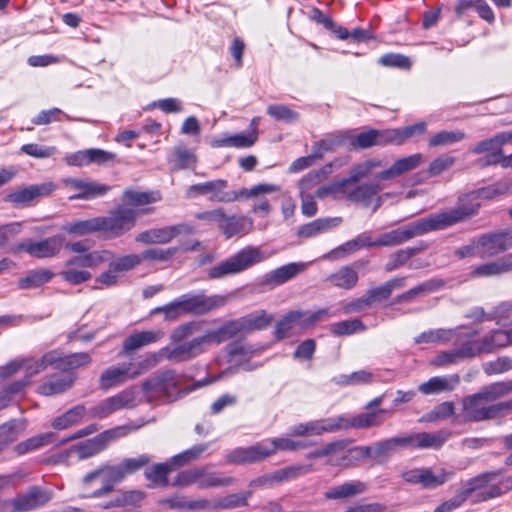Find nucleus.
Instances as JSON below:
<instances>
[{"instance_id": "f257e3e1", "label": "nucleus", "mask_w": 512, "mask_h": 512, "mask_svg": "<svg viewBox=\"0 0 512 512\" xmlns=\"http://www.w3.org/2000/svg\"><path fill=\"white\" fill-rule=\"evenodd\" d=\"M203 320L189 321L175 327L170 333V340L175 345L171 358L192 360L203 354L208 346L219 345L242 332L238 319L230 320L216 329L204 330Z\"/></svg>"}, {"instance_id": "f03ea898", "label": "nucleus", "mask_w": 512, "mask_h": 512, "mask_svg": "<svg viewBox=\"0 0 512 512\" xmlns=\"http://www.w3.org/2000/svg\"><path fill=\"white\" fill-rule=\"evenodd\" d=\"M451 432H416L390 437L375 443V458H388L400 449H439Z\"/></svg>"}, {"instance_id": "7ed1b4c3", "label": "nucleus", "mask_w": 512, "mask_h": 512, "mask_svg": "<svg viewBox=\"0 0 512 512\" xmlns=\"http://www.w3.org/2000/svg\"><path fill=\"white\" fill-rule=\"evenodd\" d=\"M227 302L228 297L225 295H183L166 305L154 308L151 314L163 313L166 321H172L185 314H207L223 307Z\"/></svg>"}, {"instance_id": "20e7f679", "label": "nucleus", "mask_w": 512, "mask_h": 512, "mask_svg": "<svg viewBox=\"0 0 512 512\" xmlns=\"http://www.w3.org/2000/svg\"><path fill=\"white\" fill-rule=\"evenodd\" d=\"M182 387V377L173 369L163 370L142 383L141 389L149 403L173 402L196 389Z\"/></svg>"}, {"instance_id": "39448f33", "label": "nucleus", "mask_w": 512, "mask_h": 512, "mask_svg": "<svg viewBox=\"0 0 512 512\" xmlns=\"http://www.w3.org/2000/svg\"><path fill=\"white\" fill-rule=\"evenodd\" d=\"M383 166V161L377 157L368 158L364 161L355 163L350 167L346 178L330 182L317 188L315 196L319 199L331 196L335 200H345L346 187L348 184H354L362 179L370 177L376 169L382 168Z\"/></svg>"}, {"instance_id": "423d86ee", "label": "nucleus", "mask_w": 512, "mask_h": 512, "mask_svg": "<svg viewBox=\"0 0 512 512\" xmlns=\"http://www.w3.org/2000/svg\"><path fill=\"white\" fill-rule=\"evenodd\" d=\"M269 257L258 246H246L226 260L218 263L208 270L209 279H221L230 275L241 273L252 266L264 262Z\"/></svg>"}, {"instance_id": "0eeeda50", "label": "nucleus", "mask_w": 512, "mask_h": 512, "mask_svg": "<svg viewBox=\"0 0 512 512\" xmlns=\"http://www.w3.org/2000/svg\"><path fill=\"white\" fill-rule=\"evenodd\" d=\"M480 206L479 199L471 191L458 197L456 207L431 214L427 219L432 231L444 230L476 215Z\"/></svg>"}, {"instance_id": "6e6552de", "label": "nucleus", "mask_w": 512, "mask_h": 512, "mask_svg": "<svg viewBox=\"0 0 512 512\" xmlns=\"http://www.w3.org/2000/svg\"><path fill=\"white\" fill-rule=\"evenodd\" d=\"M329 309H320L315 312L290 311L285 314L275 325V337L278 340L289 337L295 327L307 329L330 316Z\"/></svg>"}, {"instance_id": "1a4fd4ad", "label": "nucleus", "mask_w": 512, "mask_h": 512, "mask_svg": "<svg viewBox=\"0 0 512 512\" xmlns=\"http://www.w3.org/2000/svg\"><path fill=\"white\" fill-rule=\"evenodd\" d=\"M127 433L128 429L123 426L105 430L93 438L72 446L67 451L68 456H75L79 460L90 458L106 449L111 441L123 437Z\"/></svg>"}, {"instance_id": "9d476101", "label": "nucleus", "mask_w": 512, "mask_h": 512, "mask_svg": "<svg viewBox=\"0 0 512 512\" xmlns=\"http://www.w3.org/2000/svg\"><path fill=\"white\" fill-rule=\"evenodd\" d=\"M108 263V268L95 278L96 288L101 289L118 285L127 272L141 263V257L138 254H127L117 258L114 256Z\"/></svg>"}, {"instance_id": "9b49d317", "label": "nucleus", "mask_w": 512, "mask_h": 512, "mask_svg": "<svg viewBox=\"0 0 512 512\" xmlns=\"http://www.w3.org/2000/svg\"><path fill=\"white\" fill-rule=\"evenodd\" d=\"M101 233L107 238H118L130 231L136 224L137 213L128 207H118L107 216H99Z\"/></svg>"}, {"instance_id": "f8f14e48", "label": "nucleus", "mask_w": 512, "mask_h": 512, "mask_svg": "<svg viewBox=\"0 0 512 512\" xmlns=\"http://www.w3.org/2000/svg\"><path fill=\"white\" fill-rule=\"evenodd\" d=\"M109 469L110 464H103L83 476L80 481V487L84 491L82 498H99L113 490L116 482Z\"/></svg>"}, {"instance_id": "ddd939ff", "label": "nucleus", "mask_w": 512, "mask_h": 512, "mask_svg": "<svg viewBox=\"0 0 512 512\" xmlns=\"http://www.w3.org/2000/svg\"><path fill=\"white\" fill-rule=\"evenodd\" d=\"M433 232L427 217L413 221L405 226L382 233L376 238L377 247L401 245L414 237Z\"/></svg>"}, {"instance_id": "4468645a", "label": "nucleus", "mask_w": 512, "mask_h": 512, "mask_svg": "<svg viewBox=\"0 0 512 512\" xmlns=\"http://www.w3.org/2000/svg\"><path fill=\"white\" fill-rule=\"evenodd\" d=\"M496 476L497 474L494 472L481 473L468 479L458 491L465 500L475 495L476 502H483L499 497L502 495L501 487L498 485H489Z\"/></svg>"}, {"instance_id": "2eb2a0df", "label": "nucleus", "mask_w": 512, "mask_h": 512, "mask_svg": "<svg viewBox=\"0 0 512 512\" xmlns=\"http://www.w3.org/2000/svg\"><path fill=\"white\" fill-rule=\"evenodd\" d=\"M61 185L72 194L69 200H93L104 196L111 190V186L84 178L67 177L61 179Z\"/></svg>"}, {"instance_id": "dca6fc26", "label": "nucleus", "mask_w": 512, "mask_h": 512, "mask_svg": "<svg viewBox=\"0 0 512 512\" xmlns=\"http://www.w3.org/2000/svg\"><path fill=\"white\" fill-rule=\"evenodd\" d=\"M227 186L228 182L224 179L193 184L186 189L185 196L188 199H194L198 196L210 195V200L213 202L230 203L237 201L235 191H226Z\"/></svg>"}, {"instance_id": "f3484780", "label": "nucleus", "mask_w": 512, "mask_h": 512, "mask_svg": "<svg viewBox=\"0 0 512 512\" xmlns=\"http://www.w3.org/2000/svg\"><path fill=\"white\" fill-rule=\"evenodd\" d=\"M64 244L62 235H54L39 241L24 240L14 246L16 252H26L38 259L52 258L59 254Z\"/></svg>"}, {"instance_id": "a211bd4d", "label": "nucleus", "mask_w": 512, "mask_h": 512, "mask_svg": "<svg viewBox=\"0 0 512 512\" xmlns=\"http://www.w3.org/2000/svg\"><path fill=\"white\" fill-rule=\"evenodd\" d=\"M462 406L463 417L467 422H482L499 417V402L486 405L477 392L466 396Z\"/></svg>"}, {"instance_id": "6ab92c4d", "label": "nucleus", "mask_w": 512, "mask_h": 512, "mask_svg": "<svg viewBox=\"0 0 512 512\" xmlns=\"http://www.w3.org/2000/svg\"><path fill=\"white\" fill-rule=\"evenodd\" d=\"M51 499L48 491L33 487L27 493L18 495L12 501H5L0 508L1 512H23L45 505Z\"/></svg>"}, {"instance_id": "aec40b11", "label": "nucleus", "mask_w": 512, "mask_h": 512, "mask_svg": "<svg viewBox=\"0 0 512 512\" xmlns=\"http://www.w3.org/2000/svg\"><path fill=\"white\" fill-rule=\"evenodd\" d=\"M385 188V182L377 178V173L374 175L373 182L354 183L348 184L346 187L345 200L361 204L363 207H369L374 196Z\"/></svg>"}, {"instance_id": "412c9836", "label": "nucleus", "mask_w": 512, "mask_h": 512, "mask_svg": "<svg viewBox=\"0 0 512 512\" xmlns=\"http://www.w3.org/2000/svg\"><path fill=\"white\" fill-rule=\"evenodd\" d=\"M477 241L480 258L493 257L512 247V228L504 232L482 235Z\"/></svg>"}, {"instance_id": "4be33fe9", "label": "nucleus", "mask_w": 512, "mask_h": 512, "mask_svg": "<svg viewBox=\"0 0 512 512\" xmlns=\"http://www.w3.org/2000/svg\"><path fill=\"white\" fill-rule=\"evenodd\" d=\"M130 380H134L132 377V363L116 364L101 372L98 386L100 390L108 391L120 387Z\"/></svg>"}, {"instance_id": "5701e85b", "label": "nucleus", "mask_w": 512, "mask_h": 512, "mask_svg": "<svg viewBox=\"0 0 512 512\" xmlns=\"http://www.w3.org/2000/svg\"><path fill=\"white\" fill-rule=\"evenodd\" d=\"M268 446L256 443L248 447H237L225 456V461L234 465L253 464L269 458Z\"/></svg>"}, {"instance_id": "b1692460", "label": "nucleus", "mask_w": 512, "mask_h": 512, "mask_svg": "<svg viewBox=\"0 0 512 512\" xmlns=\"http://www.w3.org/2000/svg\"><path fill=\"white\" fill-rule=\"evenodd\" d=\"M424 162V156L421 153H414L402 158H398L391 166L377 173V178L384 182H391L394 179L418 168Z\"/></svg>"}, {"instance_id": "393cba45", "label": "nucleus", "mask_w": 512, "mask_h": 512, "mask_svg": "<svg viewBox=\"0 0 512 512\" xmlns=\"http://www.w3.org/2000/svg\"><path fill=\"white\" fill-rule=\"evenodd\" d=\"M307 268V263L304 262H292L283 266H280L263 276L262 284L272 289L285 282L293 279L297 275L304 272Z\"/></svg>"}, {"instance_id": "a878e982", "label": "nucleus", "mask_w": 512, "mask_h": 512, "mask_svg": "<svg viewBox=\"0 0 512 512\" xmlns=\"http://www.w3.org/2000/svg\"><path fill=\"white\" fill-rule=\"evenodd\" d=\"M175 350L174 347H164L158 352L148 353L139 359L135 364H132V377L133 379L138 378L142 374L156 367L163 359L171 362L181 363L187 362L188 360H178L172 357V352Z\"/></svg>"}, {"instance_id": "bb28decb", "label": "nucleus", "mask_w": 512, "mask_h": 512, "mask_svg": "<svg viewBox=\"0 0 512 512\" xmlns=\"http://www.w3.org/2000/svg\"><path fill=\"white\" fill-rule=\"evenodd\" d=\"M56 189V185L49 181L41 184L30 185L24 189L15 191L6 196V201L20 205L27 204L38 197L50 195Z\"/></svg>"}, {"instance_id": "cd10ccee", "label": "nucleus", "mask_w": 512, "mask_h": 512, "mask_svg": "<svg viewBox=\"0 0 512 512\" xmlns=\"http://www.w3.org/2000/svg\"><path fill=\"white\" fill-rule=\"evenodd\" d=\"M253 229V220L243 215L227 216L224 217L219 225V230L224 234L227 239L235 236H244L249 234Z\"/></svg>"}, {"instance_id": "c85d7f7f", "label": "nucleus", "mask_w": 512, "mask_h": 512, "mask_svg": "<svg viewBox=\"0 0 512 512\" xmlns=\"http://www.w3.org/2000/svg\"><path fill=\"white\" fill-rule=\"evenodd\" d=\"M164 337L162 330H147L135 332L129 335L122 344V352L129 354L152 343H156Z\"/></svg>"}, {"instance_id": "c756f323", "label": "nucleus", "mask_w": 512, "mask_h": 512, "mask_svg": "<svg viewBox=\"0 0 512 512\" xmlns=\"http://www.w3.org/2000/svg\"><path fill=\"white\" fill-rule=\"evenodd\" d=\"M475 356L482 353H491L497 349L510 345V338L506 330H493L480 341H473Z\"/></svg>"}, {"instance_id": "7c9ffc66", "label": "nucleus", "mask_w": 512, "mask_h": 512, "mask_svg": "<svg viewBox=\"0 0 512 512\" xmlns=\"http://www.w3.org/2000/svg\"><path fill=\"white\" fill-rule=\"evenodd\" d=\"M475 351L476 350H474L473 348L472 340H468L465 343H463L460 347L439 353L433 360V364L436 366L457 364L466 359L475 357Z\"/></svg>"}, {"instance_id": "2f4dec72", "label": "nucleus", "mask_w": 512, "mask_h": 512, "mask_svg": "<svg viewBox=\"0 0 512 512\" xmlns=\"http://www.w3.org/2000/svg\"><path fill=\"white\" fill-rule=\"evenodd\" d=\"M341 222V217L318 218L309 223L301 225L297 230V236L305 239L316 237L337 227L341 224Z\"/></svg>"}, {"instance_id": "473e14b6", "label": "nucleus", "mask_w": 512, "mask_h": 512, "mask_svg": "<svg viewBox=\"0 0 512 512\" xmlns=\"http://www.w3.org/2000/svg\"><path fill=\"white\" fill-rule=\"evenodd\" d=\"M460 383L456 374L449 376H435L419 385L418 390L424 395L438 394L454 390Z\"/></svg>"}, {"instance_id": "72a5a7b5", "label": "nucleus", "mask_w": 512, "mask_h": 512, "mask_svg": "<svg viewBox=\"0 0 512 512\" xmlns=\"http://www.w3.org/2000/svg\"><path fill=\"white\" fill-rule=\"evenodd\" d=\"M76 379L77 375L75 373L54 376L39 385L37 392L44 396L62 394L74 385Z\"/></svg>"}, {"instance_id": "f704fd0d", "label": "nucleus", "mask_w": 512, "mask_h": 512, "mask_svg": "<svg viewBox=\"0 0 512 512\" xmlns=\"http://www.w3.org/2000/svg\"><path fill=\"white\" fill-rule=\"evenodd\" d=\"M367 490V484L360 480L344 482L340 485L328 489L324 497L329 500H345L364 493Z\"/></svg>"}, {"instance_id": "c9c22d12", "label": "nucleus", "mask_w": 512, "mask_h": 512, "mask_svg": "<svg viewBox=\"0 0 512 512\" xmlns=\"http://www.w3.org/2000/svg\"><path fill=\"white\" fill-rule=\"evenodd\" d=\"M150 462L148 455L142 454L135 458H126L118 465H110V474L115 479L116 483L122 481L127 475L132 474Z\"/></svg>"}, {"instance_id": "e433bc0d", "label": "nucleus", "mask_w": 512, "mask_h": 512, "mask_svg": "<svg viewBox=\"0 0 512 512\" xmlns=\"http://www.w3.org/2000/svg\"><path fill=\"white\" fill-rule=\"evenodd\" d=\"M55 363L54 368L62 371H71L92 363V357L87 352L72 353L62 356L58 351L53 350Z\"/></svg>"}, {"instance_id": "4c0bfd02", "label": "nucleus", "mask_w": 512, "mask_h": 512, "mask_svg": "<svg viewBox=\"0 0 512 512\" xmlns=\"http://www.w3.org/2000/svg\"><path fill=\"white\" fill-rule=\"evenodd\" d=\"M444 285V282L441 279H431L426 282H423L408 291L397 295L393 299L394 304H400V303H409L413 299H415L418 296L427 295L430 293H433L435 291H438L441 289Z\"/></svg>"}, {"instance_id": "58836bf2", "label": "nucleus", "mask_w": 512, "mask_h": 512, "mask_svg": "<svg viewBox=\"0 0 512 512\" xmlns=\"http://www.w3.org/2000/svg\"><path fill=\"white\" fill-rule=\"evenodd\" d=\"M114 257V253L110 250H93L87 251L85 254H81L71 258V263H77L81 268H97L104 263H107Z\"/></svg>"}, {"instance_id": "ea45409f", "label": "nucleus", "mask_w": 512, "mask_h": 512, "mask_svg": "<svg viewBox=\"0 0 512 512\" xmlns=\"http://www.w3.org/2000/svg\"><path fill=\"white\" fill-rule=\"evenodd\" d=\"M512 270V254L499 259L494 262L485 263L477 266L472 272L471 276L477 277H491L507 273Z\"/></svg>"}, {"instance_id": "a19ab883", "label": "nucleus", "mask_w": 512, "mask_h": 512, "mask_svg": "<svg viewBox=\"0 0 512 512\" xmlns=\"http://www.w3.org/2000/svg\"><path fill=\"white\" fill-rule=\"evenodd\" d=\"M20 362L24 363L21 368V370L24 371L23 378L27 379L28 382L30 383V380L33 376L39 374L48 366L54 367L55 358L54 354L51 353V351H49L39 359L20 358Z\"/></svg>"}, {"instance_id": "79ce46f5", "label": "nucleus", "mask_w": 512, "mask_h": 512, "mask_svg": "<svg viewBox=\"0 0 512 512\" xmlns=\"http://www.w3.org/2000/svg\"><path fill=\"white\" fill-rule=\"evenodd\" d=\"M454 475L453 470L445 468H440L437 472L431 468H423L421 487L428 490L436 489L453 479Z\"/></svg>"}, {"instance_id": "37998d69", "label": "nucleus", "mask_w": 512, "mask_h": 512, "mask_svg": "<svg viewBox=\"0 0 512 512\" xmlns=\"http://www.w3.org/2000/svg\"><path fill=\"white\" fill-rule=\"evenodd\" d=\"M153 232L156 244H167L178 235L192 234L195 230L194 227L189 224L180 223L160 228H153Z\"/></svg>"}, {"instance_id": "c03bdc74", "label": "nucleus", "mask_w": 512, "mask_h": 512, "mask_svg": "<svg viewBox=\"0 0 512 512\" xmlns=\"http://www.w3.org/2000/svg\"><path fill=\"white\" fill-rule=\"evenodd\" d=\"M477 393L486 403L494 402L512 393V379L491 383Z\"/></svg>"}, {"instance_id": "a18cd8bd", "label": "nucleus", "mask_w": 512, "mask_h": 512, "mask_svg": "<svg viewBox=\"0 0 512 512\" xmlns=\"http://www.w3.org/2000/svg\"><path fill=\"white\" fill-rule=\"evenodd\" d=\"M63 230L70 235L85 236L101 232L100 217L69 222L63 226Z\"/></svg>"}, {"instance_id": "49530a36", "label": "nucleus", "mask_w": 512, "mask_h": 512, "mask_svg": "<svg viewBox=\"0 0 512 512\" xmlns=\"http://www.w3.org/2000/svg\"><path fill=\"white\" fill-rule=\"evenodd\" d=\"M175 169H194L197 164L195 153L184 145L174 147L169 158Z\"/></svg>"}, {"instance_id": "de8ad7c7", "label": "nucleus", "mask_w": 512, "mask_h": 512, "mask_svg": "<svg viewBox=\"0 0 512 512\" xmlns=\"http://www.w3.org/2000/svg\"><path fill=\"white\" fill-rule=\"evenodd\" d=\"M405 277L392 278L380 286L372 287L367 291L369 299L373 302H380L388 299L395 289H400L405 286Z\"/></svg>"}, {"instance_id": "09e8293b", "label": "nucleus", "mask_w": 512, "mask_h": 512, "mask_svg": "<svg viewBox=\"0 0 512 512\" xmlns=\"http://www.w3.org/2000/svg\"><path fill=\"white\" fill-rule=\"evenodd\" d=\"M458 335V328L456 329H433L428 330L414 338L416 344H434V343H448Z\"/></svg>"}, {"instance_id": "8fccbe9b", "label": "nucleus", "mask_w": 512, "mask_h": 512, "mask_svg": "<svg viewBox=\"0 0 512 512\" xmlns=\"http://www.w3.org/2000/svg\"><path fill=\"white\" fill-rule=\"evenodd\" d=\"M311 471V465H291L285 468L275 470L267 473L271 485L295 479L299 476L305 475Z\"/></svg>"}, {"instance_id": "3c124183", "label": "nucleus", "mask_w": 512, "mask_h": 512, "mask_svg": "<svg viewBox=\"0 0 512 512\" xmlns=\"http://www.w3.org/2000/svg\"><path fill=\"white\" fill-rule=\"evenodd\" d=\"M80 268L77 263H71V259L65 262L63 270L59 273L61 278L71 285H79L89 281L92 274L85 269Z\"/></svg>"}, {"instance_id": "603ef678", "label": "nucleus", "mask_w": 512, "mask_h": 512, "mask_svg": "<svg viewBox=\"0 0 512 512\" xmlns=\"http://www.w3.org/2000/svg\"><path fill=\"white\" fill-rule=\"evenodd\" d=\"M86 413L84 405H76L63 415L55 418L52 426L57 430H64L79 423Z\"/></svg>"}, {"instance_id": "864d4df0", "label": "nucleus", "mask_w": 512, "mask_h": 512, "mask_svg": "<svg viewBox=\"0 0 512 512\" xmlns=\"http://www.w3.org/2000/svg\"><path fill=\"white\" fill-rule=\"evenodd\" d=\"M331 283L342 289H352L358 282V273L350 266H343L329 276Z\"/></svg>"}, {"instance_id": "5fc2aeb1", "label": "nucleus", "mask_w": 512, "mask_h": 512, "mask_svg": "<svg viewBox=\"0 0 512 512\" xmlns=\"http://www.w3.org/2000/svg\"><path fill=\"white\" fill-rule=\"evenodd\" d=\"M466 138V133L460 130H441L435 133L429 140L428 146L431 148L445 147L461 142Z\"/></svg>"}, {"instance_id": "6e6d98bb", "label": "nucleus", "mask_w": 512, "mask_h": 512, "mask_svg": "<svg viewBox=\"0 0 512 512\" xmlns=\"http://www.w3.org/2000/svg\"><path fill=\"white\" fill-rule=\"evenodd\" d=\"M420 248L407 247L399 249L389 255L387 262L385 263L384 269L386 272H392L404 266L413 256L420 252Z\"/></svg>"}, {"instance_id": "4d7b16f0", "label": "nucleus", "mask_w": 512, "mask_h": 512, "mask_svg": "<svg viewBox=\"0 0 512 512\" xmlns=\"http://www.w3.org/2000/svg\"><path fill=\"white\" fill-rule=\"evenodd\" d=\"M238 320L241 324L242 332L255 331L268 327L273 320V316L262 310L254 315H248Z\"/></svg>"}, {"instance_id": "13d9d810", "label": "nucleus", "mask_w": 512, "mask_h": 512, "mask_svg": "<svg viewBox=\"0 0 512 512\" xmlns=\"http://www.w3.org/2000/svg\"><path fill=\"white\" fill-rule=\"evenodd\" d=\"M118 410L134 409L141 402L139 388L136 385L130 386L112 396Z\"/></svg>"}, {"instance_id": "bf43d9fd", "label": "nucleus", "mask_w": 512, "mask_h": 512, "mask_svg": "<svg viewBox=\"0 0 512 512\" xmlns=\"http://www.w3.org/2000/svg\"><path fill=\"white\" fill-rule=\"evenodd\" d=\"M160 199L157 192H143L127 189L123 192L122 200L129 206L140 207L154 203Z\"/></svg>"}, {"instance_id": "052dcab7", "label": "nucleus", "mask_w": 512, "mask_h": 512, "mask_svg": "<svg viewBox=\"0 0 512 512\" xmlns=\"http://www.w3.org/2000/svg\"><path fill=\"white\" fill-rule=\"evenodd\" d=\"M25 423L20 420H10L0 426V447L3 448L17 439L24 431Z\"/></svg>"}, {"instance_id": "680f3d73", "label": "nucleus", "mask_w": 512, "mask_h": 512, "mask_svg": "<svg viewBox=\"0 0 512 512\" xmlns=\"http://www.w3.org/2000/svg\"><path fill=\"white\" fill-rule=\"evenodd\" d=\"M56 441V434L54 432H46L33 436L16 446V451L20 454L26 453L31 450L52 444Z\"/></svg>"}, {"instance_id": "e2e57ef3", "label": "nucleus", "mask_w": 512, "mask_h": 512, "mask_svg": "<svg viewBox=\"0 0 512 512\" xmlns=\"http://www.w3.org/2000/svg\"><path fill=\"white\" fill-rule=\"evenodd\" d=\"M347 442L344 440H338L334 442H330L327 445L323 446V451L325 454V457H331V456H337V461L330 460V464L332 465H343V466H349L350 465V459L349 454L347 453L346 449Z\"/></svg>"}, {"instance_id": "0e129e2a", "label": "nucleus", "mask_w": 512, "mask_h": 512, "mask_svg": "<svg viewBox=\"0 0 512 512\" xmlns=\"http://www.w3.org/2000/svg\"><path fill=\"white\" fill-rule=\"evenodd\" d=\"M511 189L512 184L510 182L501 181L487 187L479 188L472 192L474 193L476 199L492 200L498 196L510 193Z\"/></svg>"}, {"instance_id": "69168bd1", "label": "nucleus", "mask_w": 512, "mask_h": 512, "mask_svg": "<svg viewBox=\"0 0 512 512\" xmlns=\"http://www.w3.org/2000/svg\"><path fill=\"white\" fill-rule=\"evenodd\" d=\"M236 479L230 476H224L221 473L209 472L203 467V476L201 477L200 489H209L216 487H228L235 483Z\"/></svg>"}, {"instance_id": "338daca9", "label": "nucleus", "mask_w": 512, "mask_h": 512, "mask_svg": "<svg viewBox=\"0 0 512 512\" xmlns=\"http://www.w3.org/2000/svg\"><path fill=\"white\" fill-rule=\"evenodd\" d=\"M53 275V272L48 269L32 271L26 277L18 281V287L20 289L37 288L50 281Z\"/></svg>"}, {"instance_id": "774afa93", "label": "nucleus", "mask_w": 512, "mask_h": 512, "mask_svg": "<svg viewBox=\"0 0 512 512\" xmlns=\"http://www.w3.org/2000/svg\"><path fill=\"white\" fill-rule=\"evenodd\" d=\"M171 465V461L169 463L155 464L145 471V476L151 481L153 486L165 487L168 485L167 476L171 471Z\"/></svg>"}]
</instances>
